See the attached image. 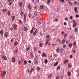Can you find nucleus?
<instances>
[{
  "mask_svg": "<svg viewBox=\"0 0 79 79\" xmlns=\"http://www.w3.org/2000/svg\"><path fill=\"white\" fill-rule=\"evenodd\" d=\"M2 58H3V60H7V58L5 56H3L2 57Z\"/></svg>",
  "mask_w": 79,
  "mask_h": 79,
  "instance_id": "nucleus-12",
  "label": "nucleus"
},
{
  "mask_svg": "<svg viewBox=\"0 0 79 79\" xmlns=\"http://www.w3.org/2000/svg\"><path fill=\"white\" fill-rule=\"evenodd\" d=\"M9 33L8 32H6L4 35V37H8V34H9Z\"/></svg>",
  "mask_w": 79,
  "mask_h": 79,
  "instance_id": "nucleus-6",
  "label": "nucleus"
},
{
  "mask_svg": "<svg viewBox=\"0 0 79 79\" xmlns=\"http://www.w3.org/2000/svg\"><path fill=\"white\" fill-rule=\"evenodd\" d=\"M5 74H6V71H3V73H2L1 76H2V77H4L5 76Z\"/></svg>",
  "mask_w": 79,
  "mask_h": 79,
  "instance_id": "nucleus-5",
  "label": "nucleus"
},
{
  "mask_svg": "<svg viewBox=\"0 0 79 79\" xmlns=\"http://www.w3.org/2000/svg\"><path fill=\"white\" fill-rule=\"evenodd\" d=\"M20 15H21V16H23V11H21V12H20Z\"/></svg>",
  "mask_w": 79,
  "mask_h": 79,
  "instance_id": "nucleus-39",
  "label": "nucleus"
},
{
  "mask_svg": "<svg viewBox=\"0 0 79 79\" xmlns=\"http://www.w3.org/2000/svg\"><path fill=\"white\" fill-rule=\"evenodd\" d=\"M54 20H55V22H57V21H58V19H54Z\"/></svg>",
  "mask_w": 79,
  "mask_h": 79,
  "instance_id": "nucleus-55",
  "label": "nucleus"
},
{
  "mask_svg": "<svg viewBox=\"0 0 79 79\" xmlns=\"http://www.w3.org/2000/svg\"><path fill=\"white\" fill-rule=\"evenodd\" d=\"M58 61H57L55 64H53V66H56L58 65Z\"/></svg>",
  "mask_w": 79,
  "mask_h": 79,
  "instance_id": "nucleus-20",
  "label": "nucleus"
},
{
  "mask_svg": "<svg viewBox=\"0 0 79 79\" xmlns=\"http://www.w3.org/2000/svg\"><path fill=\"white\" fill-rule=\"evenodd\" d=\"M30 55L32 58V57H34V55L33 54L32 52L30 53Z\"/></svg>",
  "mask_w": 79,
  "mask_h": 79,
  "instance_id": "nucleus-29",
  "label": "nucleus"
},
{
  "mask_svg": "<svg viewBox=\"0 0 79 79\" xmlns=\"http://www.w3.org/2000/svg\"><path fill=\"white\" fill-rule=\"evenodd\" d=\"M68 66H69V68H71L72 67V65H71L70 64H68Z\"/></svg>",
  "mask_w": 79,
  "mask_h": 79,
  "instance_id": "nucleus-34",
  "label": "nucleus"
},
{
  "mask_svg": "<svg viewBox=\"0 0 79 79\" xmlns=\"http://www.w3.org/2000/svg\"><path fill=\"white\" fill-rule=\"evenodd\" d=\"M48 0V2L47 3V4H49V3H50V2H51V0Z\"/></svg>",
  "mask_w": 79,
  "mask_h": 79,
  "instance_id": "nucleus-31",
  "label": "nucleus"
},
{
  "mask_svg": "<svg viewBox=\"0 0 79 79\" xmlns=\"http://www.w3.org/2000/svg\"><path fill=\"white\" fill-rule=\"evenodd\" d=\"M52 75H53V74H52V73H51V74H50L49 75V76L52 77Z\"/></svg>",
  "mask_w": 79,
  "mask_h": 79,
  "instance_id": "nucleus-62",
  "label": "nucleus"
},
{
  "mask_svg": "<svg viewBox=\"0 0 79 79\" xmlns=\"http://www.w3.org/2000/svg\"><path fill=\"white\" fill-rule=\"evenodd\" d=\"M30 48L28 47L25 50L26 51H28V50H30Z\"/></svg>",
  "mask_w": 79,
  "mask_h": 79,
  "instance_id": "nucleus-30",
  "label": "nucleus"
},
{
  "mask_svg": "<svg viewBox=\"0 0 79 79\" xmlns=\"http://www.w3.org/2000/svg\"><path fill=\"white\" fill-rule=\"evenodd\" d=\"M18 64H20L21 63V61L19 60L18 61Z\"/></svg>",
  "mask_w": 79,
  "mask_h": 79,
  "instance_id": "nucleus-42",
  "label": "nucleus"
},
{
  "mask_svg": "<svg viewBox=\"0 0 79 79\" xmlns=\"http://www.w3.org/2000/svg\"><path fill=\"white\" fill-rule=\"evenodd\" d=\"M49 41H50V39H48L45 42V45H48V43L49 42Z\"/></svg>",
  "mask_w": 79,
  "mask_h": 79,
  "instance_id": "nucleus-8",
  "label": "nucleus"
},
{
  "mask_svg": "<svg viewBox=\"0 0 79 79\" xmlns=\"http://www.w3.org/2000/svg\"><path fill=\"white\" fill-rule=\"evenodd\" d=\"M60 52L61 53H63V50L62 49H60Z\"/></svg>",
  "mask_w": 79,
  "mask_h": 79,
  "instance_id": "nucleus-36",
  "label": "nucleus"
},
{
  "mask_svg": "<svg viewBox=\"0 0 79 79\" xmlns=\"http://www.w3.org/2000/svg\"><path fill=\"white\" fill-rule=\"evenodd\" d=\"M38 53H41V51H40V50H39L38 51Z\"/></svg>",
  "mask_w": 79,
  "mask_h": 79,
  "instance_id": "nucleus-63",
  "label": "nucleus"
},
{
  "mask_svg": "<svg viewBox=\"0 0 79 79\" xmlns=\"http://www.w3.org/2000/svg\"><path fill=\"white\" fill-rule=\"evenodd\" d=\"M73 27H75L76 26V25H77V23L75 22V20L73 21Z\"/></svg>",
  "mask_w": 79,
  "mask_h": 79,
  "instance_id": "nucleus-3",
  "label": "nucleus"
},
{
  "mask_svg": "<svg viewBox=\"0 0 79 79\" xmlns=\"http://www.w3.org/2000/svg\"><path fill=\"white\" fill-rule=\"evenodd\" d=\"M34 50L35 51V52L36 51V50H37V48H34Z\"/></svg>",
  "mask_w": 79,
  "mask_h": 79,
  "instance_id": "nucleus-53",
  "label": "nucleus"
},
{
  "mask_svg": "<svg viewBox=\"0 0 79 79\" xmlns=\"http://www.w3.org/2000/svg\"><path fill=\"white\" fill-rule=\"evenodd\" d=\"M37 31H35L34 33H33V35H36V34H37Z\"/></svg>",
  "mask_w": 79,
  "mask_h": 79,
  "instance_id": "nucleus-37",
  "label": "nucleus"
},
{
  "mask_svg": "<svg viewBox=\"0 0 79 79\" xmlns=\"http://www.w3.org/2000/svg\"><path fill=\"white\" fill-rule=\"evenodd\" d=\"M64 25H65V26H67V23L66 22H64Z\"/></svg>",
  "mask_w": 79,
  "mask_h": 79,
  "instance_id": "nucleus-58",
  "label": "nucleus"
},
{
  "mask_svg": "<svg viewBox=\"0 0 79 79\" xmlns=\"http://www.w3.org/2000/svg\"><path fill=\"white\" fill-rule=\"evenodd\" d=\"M12 62H13V63H15V60L14 57H13L12 58Z\"/></svg>",
  "mask_w": 79,
  "mask_h": 79,
  "instance_id": "nucleus-27",
  "label": "nucleus"
},
{
  "mask_svg": "<svg viewBox=\"0 0 79 79\" xmlns=\"http://www.w3.org/2000/svg\"><path fill=\"white\" fill-rule=\"evenodd\" d=\"M76 45V42L75 41L73 43V45L74 46H75Z\"/></svg>",
  "mask_w": 79,
  "mask_h": 79,
  "instance_id": "nucleus-45",
  "label": "nucleus"
},
{
  "mask_svg": "<svg viewBox=\"0 0 79 79\" xmlns=\"http://www.w3.org/2000/svg\"><path fill=\"white\" fill-rule=\"evenodd\" d=\"M60 69V66H58L57 68V70H58L59 69Z\"/></svg>",
  "mask_w": 79,
  "mask_h": 79,
  "instance_id": "nucleus-46",
  "label": "nucleus"
},
{
  "mask_svg": "<svg viewBox=\"0 0 79 79\" xmlns=\"http://www.w3.org/2000/svg\"><path fill=\"white\" fill-rule=\"evenodd\" d=\"M64 34V32L63 31H62L61 32V34L62 35H63V34Z\"/></svg>",
  "mask_w": 79,
  "mask_h": 79,
  "instance_id": "nucleus-60",
  "label": "nucleus"
},
{
  "mask_svg": "<svg viewBox=\"0 0 79 79\" xmlns=\"http://www.w3.org/2000/svg\"><path fill=\"white\" fill-rule=\"evenodd\" d=\"M47 63H48V60H47V59H46L45 60V64H47Z\"/></svg>",
  "mask_w": 79,
  "mask_h": 79,
  "instance_id": "nucleus-33",
  "label": "nucleus"
},
{
  "mask_svg": "<svg viewBox=\"0 0 79 79\" xmlns=\"http://www.w3.org/2000/svg\"><path fill=\"white\" fill-rule=\"evenodd\" d=\"M27 7H28V9H29V11L31 10L32 8V5H31L30 4L28 5Z\"/></svg>",
  "mask_w": 79,
  "mask_h": 79,
  "instance_id": "nucleus-4",
  "label": "nucleus"
},
{
  "mask_svg": "<svg viewBox=\"0 0 79 79\" xmlns=\"http://www.w3.org/2000/svg\"><path fill=\"white\" fill-rule=\"evenodd\" d=\"M34 14L35 16H36V17L37 16V12H36V11H35L34 12Z\"/></svg>",
  "mask_w": 79,
  "mask_h": 79,
  "instance_id": "nucleus-28",
  "label": "nucleus"
},
{
  "mask_svg": "<svg viewBox=\"0 0 79 79\" xmlns=\"http://www.w3.org/2000/svg\"><path fill=\"white\" fill-rule=\"evenodd\" d=\"M19 21L20 24H22V21H21V20H19Z\"/></svg>",
  "mask_w": 79,
  "mask_h": 79,
  "instance_id": "nucleus-50",
  "label": "nucleus"
},
{
  "mask_svg": "<svg viewBox=\"0 0 79 79\" xmlns=\"http://www.w3.org/2000/svg\"><path fill=\"white\" fill-rule=\"evenodd\" d=\"M56 53H59V52H60V49L59 48H58L56 50Z\"/></svg>",
  "mask_w": 79,
  "mask_h": 79,
  "instance_id": "nucleus-32",
  "label": "nucleus"
},
{
  "mask_svg": "<svg viewBox=\"0 0 79 79\" xmlns=\"http://www.w3.org/2000/svg\"><path fill=\"white\" fill-rule=\"evenodd\" d=\"M59 78H60V77H59V76H57L56 77V79H59Z\"/></svg>",
  "mask_w": 79,
  "mask_h": 79,
  "instance_id": "nucleus-52",
  "label": "nucleus"
},
{
  "mask_svg": "<svg viewBox=\"0 0 79 79\" xmlns=\"http://www.w3.org/2000/svg\"><path fill=\"white\" fill-rule=\"evenodd\" d=\"M28 16L29 17V18H30L31 17V16H32V15L31 14H30V13H29L28 15Z\"/></svg>",
  "mask_w": 79,
  "mask_h": 79,
  "instance_id": "nucleus-49",
  "label": "nucleus"
},
{
  "mask_svg": "<svg viewBox=\"0 0 79 79\" xmlns=\"http://www.w3.org/2000/svg\"><path fill=\"white\" fill-rule=\"evenodd\" d=\"M67 75L69 76H71V73L69 71L67 73Z\"/></svg>",
  "mask_w": 79,
  "mask_h": 79,
  "instance_id": "nucleus-17",
  "label": "nucleus"
},
{
  "mask_svg": "<svg viewBox=\"0 0 79 79\" xmlns=\"http://www.w3.org/2000/svg\"><path fill=\"white\" fill-rule=\"evenodd\" d=\"M36 69L37 70H38V71H40V67H39V66Z\"/></svg>",
  "mask_w": 79,
  "mask_h": 79,
  "instance_id": "nucleus-41",
  "label": "nucleus"
},
{
  "mask_svg": "<svg viewBox=\"0 0 79 79\" xmlns=\"http://www.w3.org/2000/svg\"><path fill=\"white\" fill-rule=\"evenodd\" d=\"M53 56H54V58H55L56 56H57V54H54L53 55Z\"/></svg>",
  "mask_w": 79,
  "mask_h": 79,
  "instance_id": "nucleus-48",
  "label": "nucleus"
},
{
  "mask_svg": "<svg viewBox=\"0 0 79 79\" xmlns=\"http://www.w3.org/2000/svg\"><path fill=\"white\" fill-rule=\"evenodd\" d=\"M33 71H34V68H32L30 70L31 73H32Z\"/></svg>",
  "mask_w": 79,
  "mask_h": 79,
  "instance_id": "nucleus-22",
  "label": "nucleus"
},
{
  "mask_svg": "<svg viewBox=\"0 0 79 79\" xmlns=\"http://www.w3.org/2000/svg\"><path fill=\"white\" fill-rule=\"evenodd\" d=\"M22 6H23V4L22 3V2H20L19 3V6L20 8H21Z\"/></svg>",
  "mask_w": 79,
  "mask_h": 79,
  "instance_id": "nucleus-14",
  "label": "nucleus"
},
{
  "mask_svg": "<svg viewBox=\"0 0 79 79\" xmlns=\"http://www.w3.org/2000/svg\"><path fill=\"white\" fill-rule=\"evenodd\" d=\"M37 21L38 23H39V22H40V21H41V20H40V18L39 17H37Z\"/></svg>",
  "mask_w": 79,
  "mask_h": 79,
  "instance_id": "nucleus-9",
  "label": "nucleus"
},
{
  "mask_svg": "<svg viewBox=\"0 0 79 79\" xmlns=\"http://www.w3.org/2000/svg\"><path fill=\"white\" fill-rule=\"evenodd\" d=\"M74 10H75V13H77V12H78V11H77V7H74Z\"/></svg>",
  "mask_w": 79,
  "mask_h": 79,
  "instance_id": "nucleus-13",
  "label": "nucleus"
},
{
  "mask_svg": "<svg viewBox=\"0 0 79 79\" xmlns=\"http://www.w3.org/2000/svg\"><path fill=\"white\" fill-rule=\"evenodd\" d=\"M15 16H13L11 18V21L12 22H13V21H14V20H15Z\"/></svg>",
  "mask_w": 79,
  "mask_h": 79,
  "instance_id": "nucleus-10",
  "label": "nucleus"
},
{
  "mask_svg": "<svg viewBox=\"0 0 79 79\" xmlns=\"http://www.w3.org/2000/svg\"><path fill=\"white\" fill-rule=\"evenodd\" d=\"M56 41L57 42H59L60 43V44H61V40L59 38H57L56 39Z\"/></svg>",
  "mask_w": 79,
  "mask_h": 79,
  "instance_id": "nucleus-11",
  "label": "nucleus"
},
{
  "mask_svg": "<svg viewBox=\"0 0 79 79\" xmlns=\"http://www.w3.org/2000/svg\"><path fill=\"white\" fill-rule=\"evenodd\" d=\"M18 42L17 41H15L14 43V45H15V46L18 45Z\"/></svg>",
  "mask_w": 79,
  "mask_h": 79,
  "instance_id": "nucleus-16",
  "label": "nucleus"
},
{
  "mask_svg": "<svg viewBox=\"0 0 79 79\" xmlns=\"http://www.w3.org/2000/svg\"><path fill=\"white\" fill-rule=\"evenodd\" d=\"M61 1H62V3H64V0H60V2Z\"/></svg>",
  "mask_w": 79,
  "mask_h": 79,
  "instance_id": "nucleus-47",
  "label": "nucleus"
},
{
  "mask_svg": "<svg viewBox=\"0 0 79 79\" xmlns=\"http://www.w3.org/2000/svg\"><path fill=\"white\" fill-rule=\"evenodd\" d=\"M38 23H39V24H40V26H41V27L42 26H44V23L42 21H40Z\"/></svg>",
  "mask_w": 79,
  "mask_h": 79,
  "instance_id": "nucleus-2",
  "label": "nucleus"
},
{
  "mask_svg": "<svg viewBox=\"0 0 79 79\" xmlns=\"http://www.w3.org/2000/svg\"><path fill=\"white\" fill-rule=\"evenodd\" d=\"M18 28V25L16 24H14L12 25V27L10 28V30L11 31H14V30H15L16 29H17Z\"/></svg>",
  "mask_w": 79,
  "mask_h": 79,
  "instance_id": "nucleus-1",
  "label": "nucleus"
},
{
  "mask_svg": "<svg viewBox=\"0 0 79 79\" xmlns=\"http://www.w3.org/2000/svg\"><path fill=\"white\" fill-rule=\"evenodd\" d=\"M35 29H36V28H32L31 30L30 31V33H33L34 32L33 30H35Z\"/></svg>",
  "mask_w": 79,
  "mask_h": 79,
  "instance_id": "nucleus-7",
  "label": "nucleus"
},
{
  "mask_svg": "<svg viewBox=\"0 0 79 79\" xmlns=\"http://www.w3.org/2000/svg\"><path fill=\"white\" fill-rule=\"evenodd\" d=\"M7 14L8 15V16H10V10H8V12H7Z\"/></svg>",
  "mask_w": 79,
  "mask_h": 79,
  "instance_id": "nucleus-25",
  "label": "nucleus"
},
{
  "mask_svg": "<svg viewBox=\"0 0 79 79\" xmlns=\"http://www.w3.org/2000/svg\"><path fill=\"white\" fill-rule=\"evenodd\" d=\"M24 19H26V14H25L24 15Z\"/></svg>",
  "mask_w": 79,
  "mask_h": 79,
  "instance_id": "nucleus-51",
  "label": "nucleus"
},
{
  "mask_svg": "<svg viewBox=\"0 0 79 79\" xmlns=\"http://www.w3.org/2000/svg\"><path fill=\"white\" fill-rule=\"evenodd\" d=\"M68 3L70 5V6H73V3L71 2H70V1H69L68 2Z\"/></svg>",
  "mask_w": 79,
  "mask_h": 79,
  "instance_id": "nucleus-19",
  "label": "nucleus"
},
{
  "mask_svg": "<svg viewBox=\"0 0 79 79\" xmlns=\"http://www.w3.org/2000/svg\"><path fill=\"white\" fill-rule=\"evenodd\" d=\"M18 49H16L15 50V53L18 52Z\"/></svg>",
  "mask_w": 79,
  "mask_h": 79,
  "instance_id": "nucleus-59",
  "label": "nucleus"
},
{
  "mask_svg": "<svg viewBox=\"0 0 79 79\" xmlns=\"http://www.w3.org/2000/svg\"><path fill=\"white\" fill-rule=\"evenodd\" d=\"M40 47H42V44H40Z\"/></svg>",
  "mask_w": 79,
  "mask_h": 79,
  "instance_id": "nucleus-61",
  "label": "nucleus"
},
{
  "mask_svg": "<svg viewBox=\"0 0 79 79\" xmlns=\"http://www.w3.org/2000/svg\"><path fill=\"white\" fill-rule=\"evenodd\" d=\"M24 64H27V61L25 60L24 61Z\"/></svg>",
  "mask_w": 79,
  "mask_h": 79,
  "instance_id": "nucleus-43",
  "label": "nucleus"
},
{
  "mask_svg": "<svg viewBox=\"0 0 79 79\" xmlns=\"http://www.w3.org/2000/svg\"><path fill=\"white\" fill-rule=\"evenodd\" d=\"M50 37V35H48L46 36V39H48Z\"/></svg>",
  "mask_w": 79,
  "mask_h": 79,
  "instance_id": "nucleus-44",
  "label": "nucleus"
},
{
  "mask_svg": "<svg viewBox=\"0 0 79 79\" xmlns=\"http://www.w3.org/2000/svg\"><path fill=\"white\" fill-rule=\"evenodd\" d=\"M6 11H7V9H4L2 10V12L3 13H5V12H6Z\"/></svg>",
  "mask_w": 79,
  "mask_h": 79,
  "instance_id": "nucleus-24",
  "label": "nucleus"
},
{
  "mask_svg": "<svg viewBox=\"0 0 79 79\" xmlns=\"http://www.w3.org/2000/svg\"><path fill=\"white\" fill-rule=\"evenodd\" d=\"M51 77H52L51 76H49V75H48V78L49 79H51Z\"/></svg>",
  "mask_w": 79,
  "mask_h": 79,
  "instance_id": "nucleus-56",
  "label": "nucleus"
},
{
  "mask_svg": "<svg viewBox=\"0 0 79 79\" xmlns=\"http://www.w3.org/2000/svg\"><path fill=\"white\" fill-rule=\"evenodd\" d=\"M0 33L1 34V35H3V30L2 29L1 30Z\"/></svg>",
  "mask_w": 79,
  "mask_h": 79,
  "instance_id": "nucleus-21",
  "label": "nucleus"
},
{
  "mask_svg": "<svg viewBox=\"0 0 79 79\" xmlns=\"http://www.w3.org/2000/svg\"><path fill=\"white\" fill-rule=\"evenodd\" d=\"M44 6L42 5H40V10H42V9L43 8H44Z\"/></svg>",
  "mask_w": 79,
  "mask_h": 79,
  "instance_id": "nucleus-23",
  "label": "nucleus"
},
{
  "mask_svg": "<svg viewBox=\"0 0 79 79\" xmlns=\"http://www.w3.org/2000/svg\"><path fill=\"white\" fill-rule=\"evenodd\" d=\"M77 28H75V32H77Z\"/></svg>",
  "mask_w": 79,
  "mask_h": 79,
  "instance_id": "nucleus-57",
  "label": "nucleus"
},
{
  "mask_svg": "<svg viewBox=\"0 0 79 79\" xmlns=\"http://www.w3.org/2000/svg\"><path fill=\"white\" fill-rule=\"evenodd\" d=\"M27 30V27H24L23 28V31H26Z\"/></svg>",
  "mask_w": 79,
  "mask_h": 79,
  "instance_id": "nucleus-15",
  "label": "nucleus"
},
{
  "mask_svg": "<svg viewBox=\"0 0 79 79\" xmlns=\"http://www.w3.org/2000/svg\"><path fill=\"white\" fill-rule=\"evenodd\" d=\"M42 56L43 57H45L46 56V54L45 53L43 54Z\"/></svg>",
  "mask_w": 79,
  "mask_h": 79,
  "instance_id": "nucleus-40",
  "label": "nucleus"
},
{
  "mask_svg": "<svg viewBox=\"0 0 79 79\" xmlns=\"http://www.w3.org/2000/svg\"><path fill=\"white\" fill-rule=\"evenodd\" d=\"M64 43H65V40L64 39L62 40V44H64Z\"/></svg>",
  "mask_w": 79,
  "mask_h": 79,
  "instance_id": "nucleus-38",
  "label": "nucleus"
},
{
  "mask_svg": "<svg viewBox=\"0 0 79 79\" xmlns=\"http://www.w3.org/2000/svg\"><path fill=\"white\" fill-rule=\"evenodd\" d=\"M70 58H73V56L72 55L70 56Z\"/></svg>",
  "mask_w": 79,
  "mask_h": 79,
  "instance_id": "nucleus-64",
  "label": "nucleus"
},
{
  "mask_svg": "<svg viewBox=\"0 0 79 79\" xmlns=\"http://www.w3.org/2000/svg\"><path fill=\"white\" fill-rule=\"evenodd\" d=\"M68 62H69V61L68 60H65L64 61V64H66V63H68Z\"/></svg>",
  "mask_w": 79,
  "mask_h": 79,
  "instance_id": "nucleus-26",
  "label": "nucleus"
},
{
  "mask_svg": "<svg viewBox=\"0 0 79 79\" xmlns=\"http://www.w3.org/2000/svg\"><path fill=\"white\" fill-rule=\"evenodd\" d=\"M69 46L70 48H71L73 47V44L71 43H69Z\"/></svg>",
  "mask_w": 79,
  "mask_h": 79,
  "instance_id": "nucleus-18",
  "label": "nucleus"
},
{
  "mask_svg": "<svg viewBox=\"0 0 79 79\" xmlns=\"http://www.w3.org/2000/svg\"><path fill=\"white\" fill-rule=\"evenodd\" d=\"M14 40H13V38H12L10 40V42H13Z\"/></svg>",
  "mask_w": 79,
  "mask_h": 79,
  "instance_id": "nucleus-54",
  "label": "nucleus"
},
{
  "mask_svg": "<svg viewBox=\"0 0 79 79\" xmlns=\"http://www.w3.org/2000/svg\"><path fill=\"white\" fill-rule=\"evenodd\" d=\"M34 8L35 10H37V9L38 8V7H37V6H35L34 7Z\"/></svg>",
  "mask_w": 79,
  "mask_h": 79,
  "instance_id": "nucleus-35",
  "label": "nucleus"
}]
</instances>
